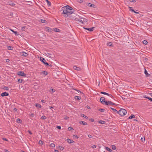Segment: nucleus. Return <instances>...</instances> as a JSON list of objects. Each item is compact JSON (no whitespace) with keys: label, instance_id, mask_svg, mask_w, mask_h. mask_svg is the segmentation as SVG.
Wrapping results in <instances>:
<instances>
[{"label":"nucleus","instance_id":"obj_1","mask_svg":"<svg viewBox=\"0 0 152 152\" xmlns=\"http://www.w3.org/2000/svg\"><path fill=\"white\" fill-rule=\"evenodd\" d=\"M63 13L65 15L64 16L68 17L74 12L72 8L69 6L67 5L62 7Z\"/></svg>","mask_w":152,"mask_h":152},{"label":"nucleus","instance_id":"obj_2","mask_svg":"<svg viewBox=\"0 0 152 152\" xmlns=\"http://www.w3.org/2000/svg\"><path fill=\"white\" fill-rule=\"evenodd\" d=\"M69 17L70 19L72 20H75L76 21L79 20V19L78 17H79V16L77 15L75 13H73V12L68 17Z\"/></svg>","mask_w":152,"mask_h":152},{"label":"nucleus","instance_id":"obj_3","mask_svg":"<svg viewBox=\"0 0 152 152\" xmlns=\"http://www.w3.org/2000/svg\"><path fill=\"white\" fill-rule=\"evenodd\" d=\"M127 113L126 111L124 109H121L118 112V113L121 116H124L126 115Z\"/></svg>","mask_w":152,"mask_h":152},{"label":"nucleus","instance_id":"obj_4","mask_svg":"<svg viewBox=\"0 0 152 152\" xmlns=\"http://www.w3.org/2000/svg\"><path fill=\"white\" fill-rule=\"evenodd\" d=\"M79 21L83 23H84L86 22L87 21V20L86 19L83 18H81L80 19H79Z\"/></svg>","mask_w":152,"mask_h":152},{"label":"nucleus","instance_id":"obj_5","mask_svg":"<svg viewBox=\"0 0 152 152\" xmlns=\"http://www.w3.org/2000/svg\"><path fill=\"white\" fill-rule=\"evenodd\" d=\"M18 75L22 76L23 77H26V74L24 73L23 72H19L18 73Z\"/></svg>","mask_w":152,"mask_h":152},{"label":"nucleus","instance_id":"obj_6","mask_svg":"<svg viewBox=\"0 0 152 152\" xmlns=\"http://www.w3.org/2000/svg\"><path fill=\"white\" fill-rule=\"evenodd\" d=\"M100 100L101 102L103 104H105L106 103V101L105 100V98L104 97H102L100 98Z\"/></svg>","mask_w":152,"mask_h":152},{"label":"nucleus","instance_id":"obj_7","mask_svg":"<svg viewBox=\"0 0 152 152\" xmlns=\"http://www.w3.org/2000/svg\"><path fill=\"white\" fill-rule=\"evenodd\" d=\"M45 30L46 31H48L49 32H51L52 31L53 29L50 28L46 27L45 28Z\"/></svg>","mask_w":152,"mask_h":152},{"label":"nucleus","instance_id":"obj_8","mask_svg":"<svg viewBox=\"0 0 152 152\" xmlns=\"http://www.w3.org/2000/svg\"><path fill=\"white\" fill-rule=\"evenodd\" d=\"M66 141L69 144L74 143L75 142L73 140L69 139H67Z\"/></svg>","mask_w":152,"mask_h":152},{"label":"nucleus","instance_id":"obj_9","mask_svg":"<svg viewBox=\"0 0 152 152\" xmlns=\"http://www.w3.org/2000/svg\"><path fill=\"white\" fill-rule=\"evenodd\" d=\"M20 53L21 55L23 56L26 57L28 55V54L27 53L23 52H21Z\"/></svg>","mask_w":152,"mask_h":152},{"label":"nucleus","instance_id":"obj_10","mask_svg":"<svg viewBox=\"0 0 152 152\" xmlns=\"http://www.w3.org/2000/svg\"><path fill=\"white\" fill-rule=\"evenodd\" d=\"M106 103H106L105 104L107 105H113L114 104V103L110 101H108V102L106 101Z\"/></svg>","mask_w":152,"mask_h":152},{"label":"nucleus","instance_id":"obj_11","mask_svg":"<svg viewBox=\"0 0 152 152\" xmlns=\"http://www.w3.org/2000/svg\"><path fill=\"white\" fill-rule=\"evenodd\" d=\"M73 69L76 70H77V71H80L81 70V69L79 67H77L76 66H74L73 67Z\"/></svg>","mask_w":152,"mask_h":152},{"label":"nucleus","instance_id":"obj_12","mask_svg":"<svg viewBox=\"0 0 152 152\" xmlns=\"http://www.w3.org/2000/svg\"><path fill=\"white\" fill-rule=\"evenodd\" d=\"M94 27H93L91 28H86L84 27L83 28L84 29L88 30V31H92L94 30Z\"/></svg>","mask_w":152,"mask_h":152},{"label":"nucleus","instance_id":"obj_13","mask_svg":"<svg viewBox=\"0 0 152 152\" xmlns=\"http://www.w3.org/2000/svg\"><path fill=\"white\" fill-rule=\"evenodd\" d=\"M8 95H9L6 92L2 93L1 95V96L3 97L4 96H8Z\"/></svg>","mask_w":152,"mask_h":152},{"label":"nucleus","instance_id":"obj_14","mask_svg":"<svg viewBox=\"0 0 152 152\" xmlns=\"http://www.w3.org/2000/svg\"><path fill=\"white\" fill-rule=\"evenodd\" d=\"M40 60L41 61H42L43 63L44 64L45 63V62H46L45 59L42 57H41L40 58Z\"/></svg>","mask_w":152,"mask_h":152},{"label":"nucleus","instance_id":"obj_15","mask_svg":"<svg viewBox=\"0 0 152 152\" xmlns=\"http://www.w3.org/2000/svg\"><path fill=\"white\" fill-rule=\"evenodd\" d=\"M88 6L92 7H95V5L94 4H92L91 3H88Z\"/></svg>","mask_w":152,"mask_h":152},{"label":"nucleus","instance_id":"obj_16","mask_svg":"<svg viewBox=\"0 0 152 152\" xmlns=\"http://www.w3.org/2000/svg\"><path fill=\"white\" fill-rule=\"evenodd\" d=\"M80 124H83V125H86L87 124V123L84 122L83 121H81L80 122Z\"/></svg>","mask_w":152,"mask_h":152},{"label":"nucleus","instance_id":"obj_17","mask_svg":"<svg viewBox=\"0 0 152 152\" xmlns=\"http://www.w3.org/2000/svg\"><path fill=\"white\" fill-rule=\"evenodd\" d=\"M101 93L102 94H104V95H107L109 96H112V95L111 94H108L106 93L105 92H101Z\"/></svg>","mask_w":152,"mask_h":152},{"label":"nucleus","instance_id":"obj_18","mask_svg":"<svg viewBox=\"0 0 152 152\" xmlns=\"http://www.w3.org/2000/svg\"><path fill=\"white\" fill-rule=\"evenodd\" d=\"M144 73L147 76V77H148L150 75L148 73L147 71L145 69Z\"/></svg>","mask_w":152,"mask_h":152},{"label":"nucleus","instance_id":"obj_19","mask_svg":"<svg viewBox=\"0 0 152 152\" xmlns=\"http://www.w3.org/2000/svg\"><path fill=\"white\" fill-rule=\"evenodd\" d=\"M9 2H8L9 4L10 5L14 6L15 4L13 3L11 1H9Z\"/></svg>","mask_w":152,"mask_h":152},{"label":"nucleus","instance_id":"obj_20","mask_svg":"<svg viewBox=\"0 0 152 152\" xmlns=\"http://www.w3.org/2000/svg\"><path fill=\"white\" fill-rule=\"evenodd\" d=\"M58 148L59 150L61 151L63 150L64 149V147L61 146H59L58 147Z\"/></svg>","mask_w":152,"mask_h":152},{"label":"nucleus","instance_id":"obj_21","mask_svg":"<svg viewBox=\"0 0 152 152\" xmlns=\"http://www.w3.org/2000/svg\"><path fill=\"white\" fill-rule=\"evenodd\" d=\"M41 73L42 74L44 75L45 76L47 75L48 74V72H47L43 71L41 72Z\"/></svg>","mask_w":152,"mask_h":152},{"label":"nucleus","instance_id":"obj_22","mask_svg":"<svg viewBox=\"0 0 152 152\" xmlns=\"http://www.w3.org/2000/svg\"><path fill=\"white\" fill-rule=\"evenodd\" d=\"M50 91L51 93L53 94L55 91V90L53 88H51Z\"/></svg>","mask_w":152,"mask_h":152},{"label":"nucleus","instance_id":"obj_23","mask_svg":"<svg viewBox=\"0 0 152 152\" xmlns=\"http://www.w3.org/2000/svg\"><path fill=\"white\" fill-rule=\"evenodd\" d=\"M105 149L110 152H111L112 151V150L107 147H105Z\"/></svg>","mask_w":152,"mask_h":152},{"label":"nucleus","instance_id":"obj_24","mask_svg":"<svg viewBox=\"0 0 152 152\" xmlns=\"http://www.w3.org/2000/svg\"><path fill=\"white\" fill-rule=\"evenodd\" d=\"M75 99L76 100H80L81 99V98L80 97L76 96L75 97Z\"/></svg>","mask_w":152,"mask_h":152},{"label":"nucleus","instance_id":"obj_25","mask_svg":"<svg viewBox=\"0 0 152 152\" xmlns=\"http://www.w3.org/2000/svg\"><path fill=\"white\" fill-rule=\"evenodd\" d=\"M111 109L113 110V112L114 113H118V111L116 109L113 108H111Z\"/></svg>","mask_w":152,"mask_h":152},{"label":"nucleus","instance_id":"obj_26","mask_svg":"<svg viewBox=\"0 0 152 152\" xmlns=\"http://www.w3.org/2000/svg\"><path fill=\"white\" fill-rule=\"evenodd\" d=\"M35 106L36 107L38 108H41V106L40 104L38 103L36 104Z\"/></svg>","mask_w":152,"mask_h":152},{"label":"nucleus","instance_id":"obj_27","mask_svg":"<svg viewBox=\"0 0 152 152\" xmlns=\"http://www.w3.org/2000/svg\"><path fill=\"white\" fill-rule=\"evenodd\" d=\"M99 123L103 124L105 123V121H103L100 120L98 122Z\"/></svg>","mask_w":152,"mask_h":152},{"label":"nucleus","instance_id":"obj_28","mask_svg":"<svg viewBox=\"0 0 152 152\" xmlns=\"http://www.w3.org/2000/svg\"><path fill=\"white\" fill-rule=\"evenodd\" d=\"M10 30L15 35H17V32L16 31H13L12 29H10Z\"/></svg>","mask_w":152,"mask_h":152},{"label":"nucleus","instance_id":"obj_29","mask_svg":"<svg viewBox=\"0 0 152 152\" xmlns=\"http://www.w3.org/2000/svg\"><path fill=\"white\" fill-rule=\"evenodd\" d=\"M134 117H135L134 115H133V114H132L129 117V119H131L133 118H134Z\"/></svg>","mask_w":152,"mask_h":152},{"label":"nucleus","instance_id":"obj_30","mask_svg":"<svg viewBox=\"0 0 152 152\" xmlns=\"http://www.w3.org/2000/svg\"><path fill=\"white\" fill-rule=\"evenodd\" d=\"M39 144L42 145L43 144V142L42 140H39Z\"/></svg>","mask_w":152,"mask_h":152},{"label":"nucleus","instance_id":"obj_31","mask_svg":"<svg viewBox=\"0 0 152 152\" xmlns=\"http://www.w3.org/2000/svg\"><path fill=\"white\" fill-rule=\"evenodd\" d=\"M129 10H130L132 11V12H134V10L133 9L132 7H129Z\"/></svg>","mask_w":152,"mask_h":152},{"label":"nucleus","instance_id":"obj_32","mask_svg":"<svg viewBox=\"0 0 152 152\" xmlns=\"http://www.w3.org/2000/svg\"><path fill=\"white\" fill-rule=\"evenodd\" d=\"M50 146L51 147H54L55 146V144L53 143H51L50 144Z\"/></svg>","mask_w":152,"mask_h":152},{"label":"nucleus","instance_id":"obj_33","mask_svg":"<svg viewBox=\"0 0 152 152\" xmlns=\"http://www.w3.org/2000/svg\"><path fill=\"white\" fill-rule=\"evenodd\" d=\"M53 30L54 31L59 32V29L57 28H54L53 29Z\"/></svg>","mask_w":152,"mask_h":152},{"label":"nucleus","instance_id":"obj_34","mask_svg":"<svg viewBox=\"0 0 152 152\" xmlns=\"http://www.w3.org/2000/svg\"><path fill=\"white\" fill-rule=\"evenodd\" d=\"M48 5V6H50L51 5V3L49 1H46Z\"/></svg>","mask_w":152,"mask_h":152},{"label":"nucleus","instance_id":"obj_35","mask_svg":"<svg viewBox=\"0 0 152 152\" xmlns=\"http://www.w3.org/2000/svg\"><path fill=\"white\" fill-rule=\"evenodd\" d=\"M107 45L108 46H112V43L110 42L108 43H107Z\"/></svg>","mask_w":152,"mask_h":152},{"label":"nucleus","instance_id":"obj_36","mask_svg":"<svg viewBox=\"0 0 152 152\" xmlns=\"http://www.w3.org/2000/svg\"><path fill=\"white\" fill-rule=\"evenodd\" d=\"M8 49L9 50H12L13 48L11 46H9L8 47Z\"/></svg>","mask_w":152,"mask_h":152},{"label":"nucleus","instance_id":"obj_37","mask_svg":"<svg viewBox=\"0 0 152 152\" xmlns=\"http://www.w3.org/2000/svg\"><path fill=\"white\" fill-rule=\"evenodd\" d=\"M68 130L69 131H71L73 130V128L71 127H69L68 128Z\"/></svg>","mask_w":152,"mask_h":152},{"label":"nucleus","instance_id":"obj_38","mask_svg":"<svg viewBox=\"0 0 152 152\" xmlns=\"http://www.w3.org/2000/svg\"><path fill=\"white\" fill-rule=\"evenodd\" d=\"M116 149V147L115 145H113L112 146V149L113 150H115Z\"/></svg>","mask_w":152,"mask_h":152},{"label":"nucleus","instance_id":"obj_39","mask_svg":"<svg viewBox=\"0 0 152 152\" xmlns=\"http://www.w3.org/2000/svg\"><path fill=\"white\" fill-rule=\"evenodd\" d=\"M143 44L145 45H147L148 43V42H147V41L145 40L143 41Z\"/></svg>","mask_w":152,"mask_h":152},{"label":"nucleus","instance_id":"obj_40","mask_svg":"<svg viewBox=\"0 0 152 152\" xmlns=\"http://www.w3.org/2000/svg\"><path fill=\"white\" fill-rule=\"evenodd\" d=\"M41 118L42 119H46V117L45 116H42Z\"/></svg>","mask_w":152,"mask_h":152},{"label":"nucleus","instance_id":"obj_41","mask_svg":"<svg viewBox=\"0 0 152 152\" xmlns=\"http://www.w3.org/2000/svg\"><path fill=\"white\" fill-rule=\"evenodd\" d=\"M22 81H23V80L22 79H19L18 80V82H19L20 83H22Z\"/></svg>","mask_w":152,"mask_h":152},{"label":"nucleus","instance_id":"obj_42","mask_svg":"<svg viewBox=\"0 0 152 152\" xmlns=\"http://www.w3.org/2000/svg\"><path fill=\"white\" fill-rule=\"evenodd\" d=\"M21 120L19 118H18L17 119V122L18 123H20L21 122Z\"/></svg>","mask_w":152,"mask_h":152},{"label":"nucleus","instance_id":"obj_43","mask_svg":"<svg viewBox=\"0 0 152 152\" xmlns=\"http://www.w3.org/2000/svg\"><path fill=\"white\" fill-rule=\"evenodd\" d=\"M26 27L24 26L22 27L21 28V30L22 31H25V29Z\"/></svg>","mask_w":152,"mask_h":152},{"label":"nucleus","instance_id":"obj_44","mask_svg":"<svg viewBox=\"0 0 152 152\" xmlns=\"http://www.w3.org/2000/svg\"><path fill=\"white\" fill-rule=\"evenodd\" d=\"M41 22L43 23H45L46 21L44 20H41Z\"/></svg>","mask_w":152,"mask_h":152},{"label":"nucleus","instance_id":"obj_45","mask_svg":"<svg viewBox=\"0 0 152 152\" xmlns=\"http://www.w3.org/2000/svg\"><path fill=\"white\" fill-rule=\"evenodd\" d=\"M99 110L101 112H103L104 111V110L103 109L100 108L99 109Z\"/></svg>","mask_w":152,"mask_h":152},{"label":"nucleus","instance_id":"obj_46","mask_svg":"<svg viewBox=\"0 0 152 152\" xmlns=\"http://www.w3.org/2000/svg\"><path fill=\"white\" fill-rule=\"evenodd\" d=\"M81 117H84V118H87V117H86V115H84V114H82L81 115Z\"/></svg>","mask_w":152,"mask_h":152},{"label":"nucleus","instance_id":"obj_47","mask_svg":"<svg viewBox=\"0 0 152 152\" xmlns=\"http://www.w3.org/2000/svg\"><path fill=\"white\" fill-rule=\"evenodd\" d=\"M144 97L145 98H147L149 100H150V97L147 96L146 95H145V96H144Z\"/></svg>","mask_w":152,"mask_h":152},{"label":"nucleus","instance_id":"obj_48","mask_svg":"<svg viewBox=\"0 0 152 152\" xmlns=\"http://www.w3.org/2000/svg\"><path fill=\"white\" fill-rule=\"evenodd\" d=\"M34 116V114L33 113H31V114L30 115V116L31 117H33Z\"/></svg>","mask_w":152,"mask_h":152},{"label":"nucleus","instance_id":"obj_49","mask_svg":"<svg viewBox=\"0 0 152 152\" xmlns=\"http://www.w3.org/2000/svg\"><path fill=\"white\" fill-rule=\"evenodd\" d=\"M69 118V117L67 116H65L64 117V119L65 120H67Z\"/></svg>","mask_w":152,"mask_h":152},{"label":"nucleus","instance_id":"obj_50","mask_svg":"<svg viewBox=\"0 0 152 152\" xmlns=\"http://www.w3.org/2000/svg\"><path fill=\"white\" fill-rule=\"evenodd\" d=\"M96 146L95 145H93L92 146V148H96Z\"/></svg>","mask_w":152,"mask_h":152},{"label":"nucleus","instance_id":"obj_51","mask_svg":"<svg viewBox=\"0 0 152 152\" xmlns=\"http://www.w3.org/2000/svg\"><path fill=\"white\" fill-rule=\"evenodd\" d=\"M4 89L5 90H8V87H4Z\"/></svg>","mask_w":152,"mask_h":152},{"label":"nucleus","instance_id":"obj_52","mask_svg":"<svg viewBox=\"0 0 152 152\" xmlns=\"http://www.w3.org/2000/svg\"><path fill=\"white\" fill-rule=\"evenodd\" d=\"M57 128L58 129H61V127L60 126H57Z\"/></svg>","mask_w":152,"mask_h":152},{"label":"nucleus","instance_id":"obj_53","mask_svg":"<svg viewBox=\"0 0 152 152\" xmlns=\"http://www.w3.org/2000/svg\"><path fill=\"white\" fill-rule=\"evenodd\" d=\"M91 122H93L94 121V119L91 118Z\"/></svg>","mask_w":152,"mask_h":152},{"label":"nucleus","instance_id":"obj_54","mask_svg":"<svg viewBox=\"0 0 152 152\" xmlns=\"http://www.w3.org/2000/svg\"><path fill=\"white\" fill-rule=\"evenodd\" d=\"M44 64H45L46 65H49L46 62H45V63Z\"/></svg>","mask_w":152,"mask_h":152},{"label":"nucleus","instance_id":"obj_55","mask_svg":"<svg viewBox=\"0 0 152 152\" xmlns=\"http://www.w3.org/2000/svg\"><path fill=\"white\" fill-rule=\"evenodd\" d=\"M3 140H5V141H8V140H7V139H6V138H3Z\"/></svg>","mask_w":152,"mask_h":152},{"label":"nucleus","instance_id":"obj_56","mask_svg":"<svg viewBox=\"0 0 152 152\" xmlns=\"http://www.w3.org/2000/svg\"><path fill=\"white\" fill-rule=\"evenodd\" d=\"M88 136L90 138H91L92 137V136L91 135H88Z\"/></svg>","mask_w":152,"mask_h":152},{"label":"nucleus","instance_id":"obj_57","mask_svg":"<svg viewBox=\"0 0 152 152\" xmlns=\"http://www.w3.org/2000/svg\"><path fill=\"white\" fill-rule=\"evenodd\" d=\"M134 13H136V14H139V12H135V11H134V12H133Z\"/></svg>","mask_w":152,"mask_h":152},{"label":"nucleus","instance_id":"obj_58","mask_svg":"<svg viewBox=\"0 0 152 152\" xmlns=\"http://www.w3.org/2000/svg\"><path fill=\"white\" fill-rule=\"evenodd\" d=\"M9 59H7L6 60V61L7 62H9Z\"/></svg>","mask_w":152,"mask_h":152},{"label":"nucleus","instance_id":"obj_59","mask_svg":"<svg viewBox=\"0 0 152 152\" xmlns=\"http://www.w3.org/2000/svg\"><path fill=\"white\" fill-rule=\"evenodd\" d=\"M28 132L30 134H32V133L30 131H28Z\"/></svg>","mask_w":152,"mask_h":152},{"label":"nucleus","instance_id":"obj_60","mask_svg":"<svg viewBox=\"0 0 152 152\" xmlns=\"http://www.w3.org/2000/svg\"><path fill=\"white\" fill-rule=\"evenodd\" d=\"M41 102H42V103H44L45 102V101L44 100H41Z\"/></svg>","mask_w":152,"mask_h":152},{"label":"nucleus","instance_id":"obj_61","mask_svg":"<svg viewBox=\"0 0 152 152\" xmlns=\"http://www.w3.org/2000/svg\"><path fill=\"white\" fill-rule=\"evenodd\" d=\"M74 136H75L77 138H78V137L76 135H74Z\"/></svg>","mask_w":152,"mask_h":152},{"label":"nucleus","instance_id":"obj_62","mask_svg":"<svg viewBox=\"0 0 152 152\" xmlns=\"http://www.w3.org/2000/svg\"><path fill=\"white\" fill-rule=\"evenodd\" d=\"M54 152H59L57 150H55L54 151Z\"/></svg>","mask_w":152,"mask_h":152},{"label":"nucleus","instance_id":"obj_63","mask_svg":"<svg viewBox=\"0 0 152 152\" xmlns=\"http://www.w3.org/2000/svg\"><path fill=\"white\" fill-rule=\"evenodd\" d=\"M4 151H5V152H8V150H4Z\"/></svg>","mask_w":152,"mask_h":152},{"label":"nucleus","instance_id":"obj_64","mask_svg":"<svg viewBox=\"0 0 152 152\" xmlns=\"http://www.w3.org/2000/svg\"><path fill=\"white\" fill-rule=\"evenodd\" d=\"M150 101H152V98H150Z\"/></svg>","mask_w":152,"mask_h":152}]
</instances>
